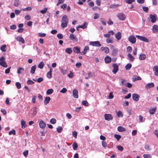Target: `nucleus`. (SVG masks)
Returning <instances> with one entry per match:
<instances>
[{
    "label": "nucleus",
    "mask_w": 158,
    "mask_h": 158,
    "mask_svg": "<svg viewBox=\"0 0 158 158\" xmlns=\"http://www.w3.org/2000/svg\"><path fill=\"white\" fill-rule=\"evenodd\" d=\"M0 65L3 67L7 68V65L4 56H2L0 58Z\"/></svg>",
    "instance_id": "2"
},
{
    "label": "nucleus",
    "mask_w": 158,
    "mask_h": 158,
    "mask_svg": "<svg viewBox=\"0 0 158 158\" xmlns=\"http://www.w3.org/2000/svg\"><path fill=\"white\" fill-rule=\"evenodd\" d=\"M48 9L47 8H45L44 10L40 11V12L43 14H45L46 13Z\"/></svg>",
    "instance_id": "45"
},
{
    "label": "nucleus",
    "mask_w": 158,
    "mask_h": 158,
    "mask_svg": "<svg viewBox=\"0 0 158 158\" xmlns=\"http://www.w3.org/2000/svg\"><path fill=\"white\" fill-rule=\"evenodd\" d=\"M152 29L154 33L158 32V26L156 25H154L152 27Z\"/></svg>",
    "instance_id": "15"
},
{
    "label": "nucleus",
    "mask_w": 158,
    "mask_h": 158,
    "mask_svg": "<svg viewBox=\"0 0 158 158\" xmlns=\"http://www.w3.org/2000/svg\"><path fill=\"white\" fill-rule=\"evenodd\" d=\"M67 89L65 88H63V89L60 91V92L62 93H64L66 92Z\"/></svg>",
    "instance_id": "55"
},
{
    "label": "nucleus",
    "mask_w": 158,
    "mask_h": 158,
    "mask_svg": "<svg viewBox=\"0 0 158 158\" xmlns=\"http://www.w3.org/2000/svg\"><path fill=\"white\" fill-rule=\"evenodd\" d=\"M76 66L78 68H79L81 67V63L79 62L77 63L76 64Z\"/></svg>",
    "instance_id": "64"
},
{
    "label": "nucleus",
    "mask_w": 158,
    "mask_h": 158,
    "mask_svg": "<svg viewBox=\"0 0 158 158\" xmlns=\"http://www.w3.org/2000/svg\"><path fill=\"white\" fill-rule=\"evenodd\" d=\"M25 19L26 20H29L31 19V16L29 15H26L25 17Z\"/></svg>",
    "instance_id": "56"
},
{
    "label": "nucleus",
    "mask_w": 158,
    "mask_h": 158,
    "mask_svg": "<svg viewBox=\"0 0 158 158\" xmlns=\"http://www.w3.org/2000/svg\"><path fill=\"white\" fill-rule=\"evenodd\" d=\"M105 119L106 120L109 121L113 119V116L110 114H105Z\"/></svg>",
    "instance_id": "9"
},
{
    "label": "nucleus",
    "mask_w": 158,
    "mask_h": 158,
    "mask_svg": "<svg viewBox=\"0 0 158 158\" xmlns=\"http://www.w3.org/2000/svg\"><path fill=\"white\" fill-rule=\"evenodd\" d=\"M22 128H24L25 127V125L26 124L25 122L23 119H22L21 121Z\"/></svg>",
    "instance_id": "32"
},
{
    "label": "nucleus",
    "mask_w": 158,
    "mask_h": 158,
    "mask_svg": "<svg viewBox=\"0 0 158 158\" xmlns=\"http://www.w3.org/2000/svg\"><path fill=\"white\" fill-rule=\"evenodd\" d=\"M131 64L130 63H128L126 65L125 68L126 70H129L131 68Z\"/></svg>",
    "instance_id": "31"
},
{
    "label": "nucleus",
    "mask_w": 158,
    "mask_h": 158,
    "mask_svg": "<svg viewBox=\"0 0 158 158\" xmlns=\"http://www.w3.org/2000/svg\"><path fill=\"white\" fill-rule=\"evenodd\" d=\"M117 148L118 150L120 151H123V148L121 146H118Z\"/></svg>",
    "instance_id": "53"
},
{
    "label": "nucleus",
    "mask_w": 158,
    "mask_h": 158,
    "mask_svg": "<svg viewBox=\"0 0 158 158\" xmlns=\"http://www.w3.org/2000/svg\"><path fill=\"white\" fill-rule=\"evenodd\" d=\"M153 70L154 72V74L155 75L158 76V66H155L153 68Z\"/></svg>",
    "instance_id": "12"
},
{
    "label": "nucleus",
    "mask_w": 158,
    "mask_h": 158,
    "mask_svg": "<svg viewBox=\"0 0 158 158\" xmlns=\"http://www.w3.org/2000/svg\"><path fill=\"white\" fill-rule=\"evenodd\" d=\"M86 23L85 22L83 25H81V26H79L78 27H77V30L78 31V27H80L83 29H84L85 28H86L87 27V26H85Z\"/></svg>",
    "instance_id": "34"
},
{
    "label": "nucleus",
    "mask_w": 158,
    "mask_h": 158,
    "mask_svg": "<svg viewBox=\"0 0 158 158\" xmlns=\"http://www.w3.org/2000/svg\"><path fill=\"white\" fill-rule=\"evenodd\" d=\"M28 85H31L34 83V82L32 81L31 80H28L27 82Z\"/></svg>",
    "instance_id": "59"
},
{
    "label": "nucleus",
    "mask_w": 158,
    "mask_h": 158,
    "mask_svg": "<svg viewBox=\"0 0 158 158\" xmlns=\"http://www.w3.org/2000/svg\"><path fill=\"white\" fill-rule=\"evenodd\" d=\"M111 61V58L109 56H107L105 58V61L106 63H110Z\"/></svg>",
    "instance_id": "19"
},
{
    "label": "nucleus",
    "mask_w": 158,
    "mask_h": 158,
    "mask_svg": "<svg viewBox=\"0 0 158 158\" xmlns=\"http://www.w3.org/2000/svg\"><path fill=\"white\" fill-rule=\"evenodd\" d=\"M135 0H126V2L128 4H131L132 2H134Z\"/></svg>",
    "instance_id": "48"
},
{
    "label": "nucleus",
    "mask_w": 158,
    "mask_h": 158,
    "mask_svg": "<svg viewBox=\"0 0 158 158\" xmlns=\"http://www.w3.org/2000/svg\"><path fill=\"white\" fill-rule=\"evenodd\" d=\"M104 51L106 53H108L109 52V49L107 47H105Z\"/></svg>",
    "instance_id": "61"
},
{
    "label": "nucleus",
    "mask_w": 158,
    "mask_h": 158,
    "mask_svg": "<svg viewBox=\"0 0 158 158\" xmlns=\"http://www.w3.org/2000/svg\"><path fill=\"white\" fill-rule=\"evenodd\" d=\"M115 37L117 40H119L122 37L121 33L120 32H118L115 35Z\"/></svg>",
    "instance_id": "13"
},
{
    "label": "nucleus",
    "mask_w": 158,
    "mask_h": 158,
    "mask_svg": "<svg viewBox=\"0 0 158 158\" xmlns=\"http://www.w3.org/2000/svg\"><path fill=\"white\" fill-rule=\"evenodd\" d=\"M16 39L18 41L21 42L23 44L25 43V41L24 39L21 37H18Z\"/></svg>",
    "instance_id": "22"
},
{
    "label": "nucleus",
    "mask_w": 158,
    "mask_h": 158,
    "mask_svg": "<svg viewBox=\"0 0 158 158\" xmlns=\"http://www.w3.org/2000/svg\"><path fill=\"white\" fill-rule=\"evenodd\" d=\"M73 50L74 52L77 53H80V48L77 47H75L73 48Z\"/></svg>",
    "instance_id": "18"
},
{
    "label": "nucleus",
    "mask_w": 158,
    "mask_h": 158,
    "mask_svg": "<svg viewBox=\"0 0 158 158\" xmlns=\"http://www.w3.org/2000/svg\"><path fill=\"white\" fill-rule=\"evenodd\" d=\"M44 66V63L43 62H41L38 65V67L40 69H42Z\"/></svg>",
    "instance_id": "30"
},
{
    "label": "nucleus",
    "mask_w": 158,
    "mask_h": 158,
    "mask_svg": "<svg viewBox=\"0 0 158 158\" xmlns=\"http://www.w3.org/2000/svg\"><path fill=\"white\" fill-rule=\"evenodd\" d=\"M9 134L10 135L11 134H13V135H15V130L14 129H13L11 131H10L9 132Z\"/></svg>",
    "instance_id": "43"
},
{
    "label": "nucleus",
    "mask_w": 158,
    "mask_h": 158,
    "mask_svg": "<svg viewBox=\"0 0 158 158\" xmlns=\"http://www.w3.org/2000/svg\"><path fill=\"white\" fill-rule=\"evenodd\" d=\"M143 156L144 158H151V156L149 154H144Z\"/></svg>",
    "instance_id": "51"
},
{
    "label": "nucleus",
    "mask_w": 158,
    "mask_h": 158,
    "mask_svg": "<svg viewBox=\"0 0 158 158\" xmlns=\"http://www.w3.org/2000/svg\"><path fill=\"white\" fill-rule=\"evenodd\" d=\"M16 28V26L15 25H11L10 27V28L12 30H15V29Z\"/></svg>",
    "instance_id": "62"
},
{
    "label": "nucleus",
    "mask_w": 158,
    "mask_h": 158,
    "mask_svg": "<svg viewBox=\"0 0 158 158\" xmlns=\"http://www.w3.org/2000/svg\"><path fill=\"white\" fill-rule=\"evenodd\" d=\"M102 145L105 148H106L107 146V143L105 141H103L102 142Z\"/></svg>",
    "instance_id": "50"
},
{
    "label": "nucleus",
    "mask_w": 158,
    "mask_h": 158,
    "mask_svg": "<svg viewBox=\"0 0 158 158\" xmlns=\"http://www.w3.org/2000/svg\"><path fill=\"white\" fill-rule=\"evenodd\" d=\"M36 66L35 65L32 66L31 67V73L32 74H34L35 73V71L36 69Z\"/></svg>",
    "instance_id": "26"
},
{
    "label": "nucleus",
    "mask_w": 158,
    "mask_h": 158,
    "mask_svg": "<svg viewBox=\"0 0 158 158\" xmlns=\"http://www.w3.org/2000/svg\"><path fill=\"white\" fill-rule=\"evenodd\" d=\"M117 130L119 132H124L126 131V129L122 126H119L117 128Z\"/></svg>",
    "instance_id": "21"
},
{
    "label": "nucleus",
    "mask_w": 158,
    "mask_h": 158,
    "mask_svg": "<svg viewBox=\"0 0 158 158\" xmlns=\"http://www.w3.org/2000/svg\"><path fill=\"white\" fill-rule=\"evenodd\" d=\"M129 41L132 44L135 43L136 41V38L134 35H131L128 38Z\"/></svg>",
    "instance_id": "4"
},
{
    "label": "nucleus",
    "mask_w": 158,
    "mask_h": 158,
    "mask_svg": "<svg viewBox=\"0 0 158 158\" xmlns=\"http://www.w3.org/2000/svg\"><path fill=\"white\" fill-rule=\"evenodd\" d=\"M101 22L102 23V24L104 26L106 25V23L105 21V20L103 19H102L101 20Z\"/></svg>",
    "instance_id": "57"
},
{
    "label": "nucleus",
    "mask_w": 158,
    "mask_h": 158,
    "mask_svg": "<svg viewBox=\"0 0 158 158\" xmlns=\"http://www.w3.org/2000/svg\"><path fill=\"white\" fill-rule=\"evenodd\" d=\"M101 0H96V4L98 6L101 5Z\"/></svg>",
    "instance_id": "60"
},
{
    "label": "nucleus",
    "mask_w": 158,
    "mask_h": 158,
    "mask_svg": "<svg viewBox=\"0 0 158 158\" xmlns=\"http://www.w3.org/2000/svg\"><path fill=\"white\" fill-rule=\"evenodd\" d=\"M51 98L49 97H46L44 100V104L45 105H47L50 100Z\"/></svg>",
    "instance_id": "16"
},
{
    "label": "nucleus",
    "mask_w": 158,
    "mask_h": 158,
    "mask_svg": "<svg viewBox=\"0 0 158 158\" xmlns=\"http://www.w3.org/2000/svg\"><path fill=\"white\" fill-rule=\"evenodd\" d=\"M117 17L120 20H123L126 18V16L122 13H119L117 14Z\"/></svg>",
    "instance_id": "6"
},
{
    "label": "nucleus",
    "mask_w": 158,
    "mask_h": 158,
    "mask_svg": "<svg viewBox=\"0 0 158 158\" xmlns=\"http://www.w3.org/2000/svg\"><path fill=\"white\" fill-rule=\"evenodd\" d=\"M136 37L139 40L141 41H143L146 42L147 43H148L149 42V40L146 37L139 36V35H136Z\"/></svg>",
    "instance_id": "3"
},
{
    "label": "nucleus",
    "mask_w": 158,
    "mask_h": 158,
    "mask_svg": "<svg viewBox=\"0 0 158 158\" xmlns=\"http://www.w3.org/2000/svg\"><path fill=\"white\" fill-rule=\"evenodd\" d=\"M156 108H154L149 109V111L151 114H153L155 113Z\"/></svg>",
    "instance_id": "20"
},
{
    "label": "nucleus",
    "mask_w": 158,
    "mask_h": 158,
    "mask_svg": "<svg viewBox=\"0 0 158 158\" xmlns=\"http://www.w3.org/2000/svg\"><path fill=\"white\" fill-rule=\"evenodd\" d=\"M82 103L83 105L85 106H88L89 105L88 102L86 100L83 101Z\"/></svg>",
    "instance_id": "40"
},
{
    "label": "nucleus",
    "mask_w": 158,
    "mask_h": 158,
    "mask_svg": "<svg viewBox=\"0 0 158 158\" xmlns=\"http://www.w3.org/2000/svg\"><path fill=\"white\" fill-rule=\"evenodd\" d=\"M89 44L93 46L100 47L101 46L98 41L90 42L89 43Z\"/></svg>",
    "instance_id": "5"
},
{
    "label": "nucleus",
    "mask_w": 158,
    "mask_h": 158,
    "mask_svg": "<svg viewBox=\"0 0 158 158\" xmlns=\"http://www.w3.org/2000/svg\"><path fill=\"white\" fill-rule=\"evenodd\" d=\"M117 115L118 117H122L123 116L122 112L120 110H119L118 112H117Z\"/></svg>",
    "instance_id": "37"
},
{
    "label": "nucleus",
    "mask_w": 158,
    "mask_h": 158,
    "mask_svg": "<svg viewBox=\"0 0 158 158\" xmlns=\"http://www.w3.org/2000/svg\"><path fill=\"white\" fill-rule=\"evenodd\" d=\"M127 56L129 58V59L131 61H133L134 60V58L132 55L130 53H128Z\"/></svg>",
    "instance_id": "27"
},
{
    "label": "nucleus",
    "mask_w": 158,
    "mask_h": 158,
    "mask_svg": "<svg viewBox=\"0 0 158 158\" xmlns=\"http://www.w3.org/2000/svg\"><path fill=\"white\" fill-rule=\"evenodd\" d=\"M39 125L40 127L42 128H44L46 127V124L43 120H41L39 122Z\"/></svg>",
    "instance_id": "11"
},
{
    "label": "nucleus",
    "mask_w": 158,
    "mask_h": 158,
    "mask_svg": "<svg viewBox=\"0 0 158 158\" xmlns=\"http://www.w3.org/2000/svg\"><path fill=\"white\" fill-rule=\"evenodd\" d=\"M112 66L113 68L112 72L114 74H115L118 71V67L116 64H113Z\"/></svg>",
    "instance_id": "7"
},
{
    "label": "nucleus",
    "mask_w": 158,
    "mask_h": 158,
    "mask_svg": "<svg viewBox=\"0 0 158 158\" xmlns=\"http://www.w3.org/2000/svg\"><path fill=\"white\" fill-rule=\"evenodd\" d=\"M133 100L135 101H138L139 99L140 96L139 95L136 94H133L132 95Z\"/></svg>",
    "instance_id": "8"
},
{
    "label": "nucleus",
    "mask_w": 158,
    "mask_h": 158,
    "mask_svg": "<svg viewBox=\"0 0 158 158\" xmlns=\"http://www.w3.org/2000/svg\"><path fill=\"white\" fill-rule=\"evenodd\" d=\"M21 12V11L18 10H15V13L16 15H19Z\"/></svg>",
    "instance_id": "63"
},
{
    "label": "nucleus",
    "mask_w": 158,
    "mask_h": 158,
    "mask_svg": "<svg viewBox=\"0 0 158 158\" xmlns=\"http://www.w3.org/2000/svg\"><path fill=\"white\" fill-rule=\"evenodd\" d=\"M146 58V55L144 54H140L139 57V59L141 60H143Z\"/></svg>",
    "instance_id": "24"
},
{
    "label": "nucleus",
    "mask_w": 158,
    "mask_h": 158,
    "mask_svg": "<svg viewBox=\"0 0 158 158\" xmlns=\"http://www.w3.org/2000/svg\"><path fill=\"white\" fill-rule=\"evenodd\" d=\"M114 95L113 94V92H110L109 94V96H108V98L109 99H111L113 98Z\"/></svg>",
    "instance_id": "47"
},
{
    "label": "nucleus",
    "mask_w": 158,
    "mask_h": 158,
    "mask_svg": "<svg viewBox=\"0 0 158 158\" xmlns=\"http://www.w3.org/2000/svg\"><path fill=\"white\" fill-rule=\"evenodd\" d=\"M61 27L63 28H65L67 26V24L68 23L69 19L66 15H63L62 19Z\"/></svg>",
    "instance_id": "1"
},
{
    "label": "nucleus",
    "mask_w": 158,
    "mask_h": 158,
    "mask_svg": "<svg viewBox=\"0 0 158 158\" xmlns=\"http://www.w3.org/2000/svg\"><path fill=\"white\" fill-rule=\"evenodd\" d=\"M69 38L72 40H76V41H77L76 36H75L73 34H70V35L69 36Z\"/></svg>",
    "instance_id": "23"
},
{
    "label": "nucleus",
    "mask_w": 158,
    "mask_h": 158,
    "mask_svg": "<svg viewBox=\"0 0 158 158\" xmlns=\"http://www.w3.org/2000/svg\"><path fill=\"white\" fill-rule=\"evenodd\" d=\"M150 17L151 19V21L152 23H154L156 21V18L154 15L152 14L150 15Z\"/></svg>",
    "instance_id": "14"
},
{
    "label": "nucleus",
    "mask_w": 158,
    "mask_h": 158,
    "mask_svg": "<svg viewBox=\"0 0 158 158\" xmlns=\"http://www.w3.org/2000/svg\"><path fill=\"white\" fill-rule=\"evenodd\" d=\"M6 45H2L1 48V50L3 52H6Z\"/></svg>",
    "instance_id": "42"
},
{
    "label": "nucleus",
    "mask_w": 158,
    "mask_h": 158,
    "mask_svg": "<svg viewBox=\"0 0 158 158\" xmlns=\"http://www.w3.org/2000/svg\"><path fill=\"white\" fill-rule=\"evenodd\" d=\"M15 85L18 89H20L21 87V84L19 82H16L15 83Z\"/></svg>",
    "instance_id": "38"
},
{
    "label": "nucleus",
    "mask_w": 158,
    "mask_h": 158,
    "mask_svg": "<svg viewBox=\"0 0 158 158\" xmlns=\"http://www.w3.org/2000/svg\"><path fill=\"white\" fill-rule=\"evenodd\" d=\"M111 34L108 32L107 34H104V36L106 38H109L110 37Z\"/></svg>",
    "instance_id": "54"
},
{
    "label": "nucleus",
    "mask_w": 158,
    "mask_h": 158,
    "mask_svg": "<svg viewBox=\"0 0 158 158\" xmlns=\"http://www.w3.org/2000/svg\"><path fill=\"white\" fill-rule=\"evenodd\" d=\"M62 129V128L61 127H58L56 129L57 131L59 133L61 132Z\"/></svg>",
    "instance_id": "46"
},
{
    "label": "nucleus",
    "mask_w": 158,
    "mask_h": 158,
    "mask_svg": "<svg viewBox=\"0 0 158 158\" xmlns=\"http://www.w3.org/2000/svg\"><path fill=\"white\" fill-rule=\"evenodd\" d=\"M51 69H50V71L48 72L47 74V77L48 78H50L52 77V72L51 71Z\"/></svg>",
    "instance_id": "39"
},
{
    "label": "nucleus",
    "mask_w": 158,
    "mask_h": 158,
    "mask_svg": "<svg viewBox=\"0 0 158 158\" xmlns=\"http://www.w3.org/2000/svg\"><path fill=\"white\" fill-rule=\"evenodd\" d=\"M143 9L145 12H147L148 10V7L143 6Z\"/></svg>",
    "instance_id": "52"
},
{
    "label": "nucleus",
    "mask_w": 158,
    "mask_h": 158,
    "mask_svg": "<svg viewBox=\"0 0 158 158\" xmlns=\"http://www.w3.org/2000/svg\"><path fill=\"white\" fill-rule=\"evenodd\" d=\"M72 146L73 147V150H77V149L78 147L77 143L76 142L74 143L72 145Z\"/></svg>",
    "instance_id": "33"
},
{
    "label": "nucleus",
    "mask_w": 158,
    "mask_h": 158,
    "mask_svg": "<svg viewBox=\"0 0 158 158\" xmlns=\"http://www.w3.org/2000/svg\"><path fill=\"white\" fill-rule=\"evenodd\" d=\"M89 50V47L88 46H85V47L84 50L81 52V54L82 55H85L87 51Z\"/></svg>",
    "instance_id": "17"
},
{
    "label": "nucleus",
    "mask_w": 158,
    "mask_h": 158,
    "mask_svg": "<svg viewBox=\"0 0 158 158\" xmlns=\"http://www.w3.org/2000/svg\"><path fill=\"white\" fill-rule=\"evenodd\" d=\"M154 86V83H148V84H147L146 86V87L147 88L149 89L152 87H153Z\"/></svg>",
    "instance_id": "25"
},
{
    "label": "nucleus",
    "mask_w": 158,
    "mask_h": 158,
    "mask_svg": "<svg viewBox=\"0 0 158 158\" xmlns=\"http://www.w3.org/2000/svg\"><path fill=\"white\" fill-rule=\"evenodd\" d=\"M78 91L76 89H74L73 92V95L74 98H78Z\"/></svg>",
    "instance_id": "10"
},
{
    "label": "nucleus",
    "mask_w": 158,
    "mask_h": 158,
    "mask_svg": "<svg viewBox=\"0 0 158 158\" xmlns=\"http://www.w3.org/2000/svg\"><path fill=\"white\" fill-rule=\"evenodd\" d=\"M57 37L60 39H61L63 38V36L61 34L59 33L57 35Z\"/></svg>",
    "instance_id": "58"
},
{
    "label": "nucleus",
    "mask_w": 158,
    "mask_h": 158,
    "mask_svg": "<svg viewBox=\"0 0 158 158\" xmlns=\"http://www.w3.org/2000/svg\"><path fill=\"white\" fill-rule=\"evenodd\" d=\"M23 154L25 157H27L28 155V150H25L23 152Z\"/></svg>",
    "instance_id": "41"
},
{
    "label": "nucleus",
    "mask_w": 158,
    "mask_h": 158,
    "mask_svg": "<svg viewBox=\"0 0 158 158\" xmlns=\"http://www.w3.org/2000/svg\"><path fill=\"white\" fill-rule=\"evenodd\" d=\"M53 90L52 89H48L46 92V94L48 95L52 94L53 93Z\"/></svg>",
    "instance_id": "35"
},
{
    "label": "nucleus",
    "mask_w": 158,
    "mask_h": 158,
    "mask_svg": "<svg viewBox=\"0 0 158 158\" xmlns=\"http://www.w3.org/2000/svg\"><path fill=\"white\" fill-rule=\"evenodd\" d=\"M114 137L118 141L119 140L121 137V135L118 134H115L114 135Z\"/></svg>",
    "instance_id": "36"
},
{
    "label": "nucleus",
    "mask_w": 158,
    "mask_h": 158,
    "mask_svg": "<svg viewBox=\"0 0 158 158\" xmlns=\"http://www.w3.org/2000/svg\"><path fill=\"white\" fill-rule=\"evenodd\" d=\"M24 71L23 68L22 67L19 68L17 70V73L18 74L22 73Z\"/></svg>",
    "instance_id": "29"
},
{
    "label": "nucleus",
    "mask_w": 158,
    "mask_h": 158,
    "mask_svg": "<svg viewBox=\"0 0 158 158\" xmlns=\"http://www.w3.org/2000/svg\"><path fill=\"white\" fill-rule=\"evenodd\" d=\"M65 51L69 54H71L72 51L71 48H67L65 49Z\"/></svg>",
    "instance_id": "28"
},
{
    "label": "nucleus",
    "mask_w": 158,
    "mask_h": 158,
    "mask_svg": "<svg viewBox=\"0 0 158 158\" xmlns=\"http://www.w3.org/2000/svg\"><path fill=\"white\" fill-rule=\"evenodd\" d=\"M50 123L52 124H54L56 122V120L55 118H52L50 121Z\"/></svg>",
    "instance_id": "49"
},
{
    "label": "nucleus",
    "mask_w": 158,
    "mask_h": 158,
    "mask_svg": "<svg viewBox=\"0 0 158 158\" xmlns=\"http://www.w3.org/2000/svg\"><path fill=\"white\" fill-rule=\"evenodd\" d=\"M106 42L108 44H110L111 43H112L113 42V40L111 39H107L106 40Z\"/></svg>",
    "instance_id": "44"
}]
</instances>
